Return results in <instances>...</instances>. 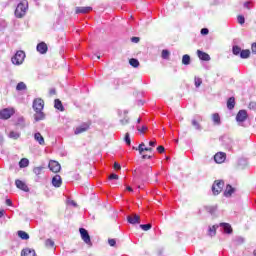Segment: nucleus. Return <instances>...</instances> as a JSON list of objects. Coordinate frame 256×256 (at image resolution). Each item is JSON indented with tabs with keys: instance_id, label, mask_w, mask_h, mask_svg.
Listing matches in <instances>:
<instances>
[{
	"instance_id": "obj_1",
	"label": "nucleus",
	"mask_w": 256,
	"mask_h": 256,
	"mask_svg": "<svg viewBox=\"0 0 256 256\" xmlns=\"http://www.w3.org/2000/svg\"><path fill=\"white\" fill-rule=\"evenodd\" d=\"M32 107L35 111V114H34L35 121H43V119H45V113H43L45 102L43 101V99L41 98L34 99Z\"/></svg>"
},
{
	"instance_id": "obj_2",
	"label": "nucleus",
	"mask_w": 256,
	"mask_h": 256,
	"mask_svg": "<svg viewBox=\"0 0 256 256\" xmlns=\"http://www.w3.org/2000/svg\"><path fill=\"white\" fill-rule=\"evenodd\" d=\"M27 9H29V2H27V0H23L16 7L15 17H17L18 19L25 17Z\"/></svg>"
},
{
	"instance_id": "obj_3",
	"label": "nucleus",
	"mask_w": 256,
	"mask_h": 256,
	"mask_svg": "<svg viewBox=\"0 0 256 256\" xmlns=\"http://www.w3.org/2000/svg\"><path fill=\"white\" fill-rule=\"evenodd\" d=\"M11 61L13 65H23V61H25V52L22 50L17 51Z\"/></svg>"
},
{
	"instance_id": "obj_4",
	"label": "nucleus",
	"mask_w": 256,
	"mask_h": 256,
	"mask_svg": "<svg viewBox=\"0 0 256 256\" xmlns=\"http://www.w3.org/2000/svg\"><path fill=\"white\" fill-rule=\"evenodd\" d=\"M15 115V109L13 108H4L0 110V119L7 120L11 119Z\"/></svg>"
},
{
	"instance_id": "obj_5",
	"label": "nucleus",
	"mask_w": 256,
	"mask_h": 256,
	"mask_svg": "<svg viewBox=\"0 0 256 256\" xmlns=\"http://www.w3.org/2000/svg\"><path fill=\"white\" fill-rule=\"evenodd\" d=\"M223 187H225V182L221 180L215 181L214 184L212 185L213 195H219V193L223 191Z\"/></svg>"
},
{
	"instance_id": "obj_6",
	"label": "nucleus",
	"mask_w": 256,
	"mask_h": 256,
	"mask_svg": "<svg viewBox=\"0 0 256 256\" xmlns=\"http://www.w3.org/2000/svg\"><path fill=\"white\" fill-rule=\"evenodd\" d=\"M247 117H249L247 110H240L236 115V121L239 125H243L247 121Z\"/></svg>"
},
{
	"instance_id": "obj_7",
	"label": "nucleus",
	"mask_w": 256,
	"mask_h": 256,
	"mask_svg": "<svg viewBox=\"0 0 256 256\" xmlns=\"http://www.w3.org/2000/svg\"><path fill=\"white\" fill-rule=\"evenodd\" d=\"M80 235L82 238V241H84V243H86V245H92L91 243V236H89V232L87 231V229L85 228H80Z\"/></svg>"
},
{
	"instance_id": "obj_8",
	"label": "nucleus",
	"mask_w": 256,
	"mask_h": 256,
	"mask_svg": "<svg viewBox=\"0 0 256 256\" xmlns=\"http://www.w3.org/2000/svg\"><path fill=\"white\" fill-rule=\"evenodd\" d=\"M48 167L52 173H59L61 171V164L55 160H51L48 164Z\"/></svg>"
},
{
	"instance_id": "obj_9",
	"label": "nucleus",
	"mask_w": 256,
	"mask_h": 256,
	"mask_svg": "<svg viewBox=\"0 0 256 256\" xmlns=\"http://www.w3.org/2000/svg\"><path fill=\"white\" fill-rule=\"evenodd\" d=\"M127 221L130 223V225H137L141 223V217H139L137 214H132L127 216Z\"/></svg>"
},
{
	"instance_id": "obj_10",
	"label": "nucleus",
	"mask_w": 256,
	"mask_h": 256,
	"mask_svg": "<svg viewBox=\"0 0 256 256\" xmlns=\"http://www.w3.org/2000/svg\"><path fill=\"white\" fill-rule=\"evenodd\" d=\"M226 159H227V154H225L224 152H218L214 155L215 163H225Z\"/></svg>"
},
{
	"instance_id": "obj_11",
	"label": "nucleus",
	"mask_w": 256,
	"mask_h": 256,
	"mask_svg": "<svg viewBox=\"0 0 256 256\" xmlns=\"http://www.w3.org/2000/svg\"><path fill=\"white\" fill-rule=\"evenodd\" d=\"M15 185L18 189H21V191H24L25 193H29V186H27L25 182L21 180H16Z\"/></svg>"
},
{
	"instance_id": "obj_12",
	"label": "nucleus",
	"mask_w": 256,
	"mask_h": 256,
	"mask_svg": "<svg viewBox=\"0 0 256 256\" xmlns=\"http://www.w3.org/2000/svg\"><path fill=\"white\" fill-rule=\"evenodd\" d=\"M88 129H89V124L84 123V124L78 126L75 129L74 133H75V135H81V133H85V131H87Z\"/></svg>"
},
{
	"instance_id": "obj_13",
	"label": "nucleus",
	"mask_w": 256,
	"mask_h": 256,
	"mask_svg": "<svg viewBox=\"0 0 256 256\" xmlns=\"http://www.w3.org/2000/svg\"><path fill=\"white\" fill-rule=\"evenodd\" d=\"M222 143L228 149H233V139H231L230 137L228 136L222 137Z\"/></svg>"
},
{
	"instance_id": "obj_14",
	"label": "nucleus",
	"mask_w": 256,
	"mask_h": 256,
	"mask_svg": "<svg viewBox=\"0 0 256 256\" xmlns=\"http://www.w3.org/2000/svg\"><path fill=\"white\" fill-rule=\"evenodd\" d=\"M38 53H40L41 55H45V53H47V44L45 42H41L37 45L36 47Z\"/></svg>"
},
{
	"instance_id": "obj_15",
	"label": "nucleus",
	"mask_w": 256,
	"mask_h": 256,
	"mask_svg": "<svg viewBox=\"0 0 256 256\" xmlns=\"http://www.w3.org/2000/svg\"><path fill=\"white\" fill-rule=\"evenodd\" d=\"M197 55H198L199 59H201V61H211V56H209V54H207L201 50L197 51Z\"/></svg>"
},
{
	"instance_id": "obj_16",
	"label": "nucleus",
	"mask_w": 256,
	"mask_h": 256,
	"mask_svg": "<svg viewBox=\"0 0 256 256\" xmlns=\"http://www.w3.org/2000/svg\"><path fill=\"white\" fill-rule=\"evenodd\" d=\"M220 227H222L224 233H227L228 235H231V233H233V228L229 223H220Z\"/></svg>"
},
{
	"instance_id": "obj_17",
	"label": "nucleus",
	"mask_w": 256,
	"mask_h": 256,
	"mask_svg": "<svg viewBox=\"0 0 256 256\" xmlns=\"http://www.w3.org/2000/svg\"><path fill=\"white\" fill-rule=\"evenodd\" d=\"M62 183H63V180L61 179V177L59 175H55L52 178L53 187H61Z\"/></svg>"
},
{
	"instance_id": "obj_18",
	"label": "nucleus",
	"mask_w": 256,
	"mask_h": 256,
	"mask_svg": "<svg viewBox=\"0 0 256 256\" xmlns=\"http://www.w3.org/2000/svg\"><path fill=\"white\" fill-rule=\"evenodd\" d=\"M91 11H93V8L91 6L76 7V13L77 14H79V13L85 14V13H89Z\"/></svg>"
},
{
	"instance_id": "obj_19",
	"label": "nucleus",
	"mask_w": 256,
	"mask_h": 256,
	"mask_svg": "<svg viewBox=\"0 0 256 256\" xmlns=\"http://www.w3.org/2000/svg\"><path fill=\"white\" fill-rule=\"evenodd\" d=\"M235 193V188H232L231 185H227L224 191V197H231Z\"/></svg>"
},
{
	"instance_id": "obj_20",
	"label": "nucleus",
	"mask_w": 256,
	"mask_h": 256,
	"mask_svg": "<svg viewBox=\"0 0 256 256\" xmlns=\"http://www.w3.org/2000/svg\"><path fill=\"white\" fill-rule=\"evenodd\" d=\"M34 139L39 143V145H45V138H43V135H41V133H35Z\"/></svg>"
},
{
	"instance_id": "obj_21",
	"label": "nucleus",
	"mask_w": 256,
	"mask_h": 256,
	"mask_svg": "<svg viewBox=\"0 0 256 256\" xmlns=\"http://www.w3.org/2000/svg\"><path fill=\"white\" fill-rule=\"evenodd\" d=\"M145 147V143H141L138 148L133 147V149H136V151H139L140 155H143V151H153V148H143Z\"/></svg>"
},
{
	"instance_id": "obj_22",
	"label": "nucleus",
	"mask_w": 256,
	"mask_h": 256,
	"mask_svg": "<svg viewBox=\"0 0 256 256\" xmlns=\"http://www.w3.org/2000/svg\"><path fill=\"white\" fill-rule=\"evenodd\" d=\"M21 256H35V250L31 248H25L22 250Z\"/></svg>"
},
{
	"instance_id": "obj_23",
	"label": "nucleus",
	"mask_w": 256,
	"mask_h": 256,
	"mask_svg": "<svg viewBox=\"0 0 256 256\" xmlns=\"http://www.w3.org/2000/svg\"><path fill=\"white\" fill-rule=\"evenodd\" d=\"M212 121L213 124L216 126L221 125V116H219V113L212 114Z\"/></svg>"
},
{
	"instance_id": "obj_24",
	"label": "nucleus",
	"mask_w": 256,
	"mask_h": 256,
	"mask_svg": "<svg viewBox=\"0 0 256 256\" xmlns=\"http://www.w3.org/2000/svg\"><path fill=\"white\" fill-rule=\"evenodd\" d=\"M227 109L230 111L235 109V97H230L227 101Z\"/></svg>"
},
{
	"instance_id": "obj_25",
	"label": "nucleus",
	"mask_w": 256,
	"mask_h": 256,
	"mask_svg": "<svg viewBox=\"0 0 256 256\" xmlns=\"http://www.w3.org/2000/svg\"><path fill=\"white\" fill-rule=\"evenodd\" d=\"M54 107L55 109H58V111H65V108L63 107V103H61V100L56 99L54 101Z\"/></svg>"
},
{
	"instance_id": "obj_26",
	"label": "nucleus",
	"mask_w": 256,
	"mask_h": 256,
	"mask_svg": "<svg viewBox=\"0 0 256 256\" xmlns=\"http://www.w3.org/2000/svg\"><path fill=\"white\" fill-rule=\"evenodd\" d=\"M251 56V51L250 50H241L240 52V57L241 59H249V57Z\"/></svg>"
},
{
	"instance_id": "obj_27",
	"label": "nucleus",
	"mask_w": 256,
	"mask_h": 256,
	"mask_svg": "<svg viewBox=\"0 0 256 256\" xmlns=\"http://www.w3.org/2000/svg\"><path fill=\"white\" fill-rule=\"evenodd\" d=\"M19 167L21 169L25 168V167H29V159L27 158H22L19 162Z\"/></svg>"
},
{
	"instance_id": "obj_28",
	"label": "nucleus",
	"mask_w": 256,
	"mask_h": 256,
	"mask_svg": "<svg viewBox=\"0 0 256 256\" xmlns=\"http://www.w3.org/2000/svg\"><path fill=\"white\" fill-rule=\"evenodd\" d=\"M233 241L235 245H243V243H245V238L236 236Z\"/></svg>"
},
{
	"instance_id": "obj_29",
	"label": "nucleus",
	"mask_w": 256,
	"mask_h": 256,
	"mask_svg": "<svg viewBox=\"0 0 256 256\" xmlns=\"http://www.w3.org/2000/svg\"><path fill=\"white\" fill-rule=\"evenodd\" d=\"M18 237H20V239H23L24 241H27V239H29V234L25 231H18Z\"/></svg>"
},
{
	"instance_id": "obj_30",
	"label": "nucleus",
	"mask_w": 256,
	"mask_h": 256,
	"mask_svg": "<svg viewBox=\"0 0 256 256\" xmlns=\"http://www.w3.org/2000/svg\"><path fill=\"white\" fill-rule=\"evenodd\" d=\"M182 64L183 65H190L191 64V56H189L188 54L183 55Z\"/></svg>"
},
{
	"instance_id": "obj_31",
	"label": "nucleus",
	"mask_w": 256,
	"mask_h": 256,
	"mask_svg": "<svg viewBox=\"0 0 256 256\" xmlns=\"http://www.w3.org/2000/svg\"><path fill=\"white\" fill-rule=\"evenodd\" d=\"M121 125H128L129 124V116H127V111H124V118L120 119Z\"/></svg>"
},
{
	"instance_id": "obj_32",
	"label": "nucleus",
	"mask_w": 256,
	"mask_h": 256,
	"mask_svg": "<svg viewBox=\"0 0 256 256\" xmlns=\"http://www.w3.org/2000/svg\"><path fill=\"white\" fill-rule=\"evenodd\" d=\"M208 235L210 237H215V235H217V226L214 225V226L210 227Z\"/></svg>"
},
{
	"instance_id": "obj_33",
	"label": "nucleus",
	"mask_w": 256,
	"mask_h": 256,
	"mask_svg": "<svg viewBox=\"0 0 256 256\" xmlns=\"http://www.w3.org/2000/svg\"><path fill=\"white\" fill-rule=\"evenodd\" d=\"M25 89H27V85L24 82H20L16 86L17 91H25Z\"/></svg>"
},
{
	"instance_id": "obj_34",
	"label": "nucleus",
	"mask_w": 256,
	"mask_h": 256,
	"mask_svg": "<svg viewBox=\"0 0 256 256\" xmlns=\"http://www.w3.org/2000/svg\"><path fill=\"white\" fill-rule=\"evenodd\" d=\"M10 139H19L21 134L19 132L11 131L9 134Z\"/></svg>"
},
{
	"instance_id": "obj_35",
	"label": "nucleus",
	"mask_w": 256,
	"mask_h": 256,
	"mask_svg": "<svg viewBox=\"0 0 256 256\" xmlns=\"http://www.w3.org/2000/svg\"><path fill=\"white\" fill-rule=\"evenodd\" d=\"M129 64L132 66V67H139V60L135 59V58H132L129 60Z\"/></svg>"
},
{
	"instance_id": "obj_36",
	"label": "nucleus",
	"mask_w": 256,
	"mask_h": 256,
	"mask_svg": "<svg viewBox=\"0 0 256 256\" xmlns=\"http://www.w3.org/2000/svg\"><path fill=\"white\" fill-rule=\"evenodd\" d=\"M232 53H233V55H241V47L233 46L232 47Z\"/></svg>"
},
{
	"instance_id": "obj_37",
	"label": "nucleus",
	"mask_w": 256,
	"mask_h": 256,
	"mask_svg": "<svg viewBox=\"0 0 256 256\" xmlns=\"http://www.w3.org/2000/svg\"><path fill=\"white\" fill-rule=\"evenodd\" d=\"M206 211H208V213H210V215H213L215 213V211H217V206H208V207H206Z\"/></svg>"
},
{
	"instance_id": "obj_38",
	"label": "nucleus",
	"mask_w": 256,
	"mask_h": 256,
	"mask_svg": "<svg viewBox=\"0 0 256 256\" xmlns=\"http://www.w3.org/2000/svg\"><path fill=\"white\" fill-rule=\"evenodd\" d=\"M170 55L171 53L169 52V50H162V54H161L162 59H169Z\"/></svg>"
},
{
	"instance_id": "obj_39",
	"label": "nucleus",
	"mask_w": 256,
	"mask_h": 256,
	"mask_svg": "<svg viewBox=\"0 0 256 256\" xmlns=\"http://www.w3.org/2000/svg\"><path fill=\"white\" fill-rule=\"evenodd\" d=\"M192 125H193V127H195V129L197 131H201V124H199V122H197V120H192Z\"/></svg>"
},
{
	"instance_id": "obj_40",
	"label": "nucleus",
	"mask_w": 256,
	"mask_h": 256,
	"mask_svg": "<svg viewBox=\"0 0 256 256\" xmlns=\"http://www.w3.org/2000/svg\"><path fill=\"white\" fill-rule=\"evenodd\" d=\"M45 245L46 247H55V242L52 239H47Z\"/></svg>"
},
{
	"instance_id": "obj_41",
	"label": "nucleus",
	"mask_w": 256,
	"mask_h": 256,
	"mask_svg": "<svg viewBox=\"0 0 256 256\" xmlns=\"http://www.w3.org/2000/svg\"><path fill=\"white\" fill-rule=\"evenodd\" d=\"M124 141H125L126 145H131V136L129 135V132H127L125 134Z\"/></svg>"
},
{
	"instance_id": "obj_42",
	"label": "nucleus",
	"mask_w": 256,
	"mask_h": 256,
	"mask_svg": "<svg viewBox=\"0 0 256 256\" xmlns=\"http://www.w3.org/2000/svg\"><path fill=\"white\" fill-rule=\"evenodd\" d=\"M194 81H195V87L197 88L201 87V83H203V80H201V78L195 77Z\"/></svg>"
},
{
	"instance_id": "obj_43",
	"label": "nucleus",
	"mask_w": 256,
	"mask_h": 256,
	"mask_svg": "<svg viewBox=\"0 0 256 256\" xmlns=\"http://www.w3.org/2000/svg\"><path fill=\"white\" fill-rule=\"evenodd\" d=\"M140 229L143 231H149V229H151V224H141Z\"/></svg>"
},
{
	"instance_id": "obj_44",
	"label": "nucleus",
	"mask_w": 256,
	"mask_h": 256,
	"mask_svg": "<svg viewBox=\"0 0 256 256\" xmlns=\"http://www.w3.org/2000/svg\"><path fill=\"white\" fill-rule=\"evenodd\" d=\"M237 21L240 25H244L245 24V17L243 15H239L237 17Z\"/></svg>"
},
{
	"instance_id": "obj_45",
	"label": "nucleus",
	"mask_w": 256,
	"mask_h": 256,
	"mask_svg": "<svg viewBox=\"0 0 256 256\" xmlns=\"http://www.w3.org/2000/svg\"><path fill=\"white\" fill-rule=\"evenodd\" d=\"M33 171H34L35 175H41V171H43V167L42 166L36 167V168H34Z\"/></svg>"
},
{
	"instance_id": "obj_46",
	"label": "nucleus",
	"mask_w": 256,
	"mask_h": 256,
	"mask_svg": "<svg viewBox=\"0 0 256 256\" xmlns=\"http://www.w3.org/2000/svg\"><path fill=\"white\" fill-rule=\"evenodd\" d=\"M113 179H115V180L117 181V179H119V175H117V174H111V175L109 176V181H113Z\"/></svg>"
},
{
	"instance_id": "obj_47",
	"label": "nucleus",
	"mask_w": 256,
	"mask_h": 256,
	"mask_svg": "<svg viewBox=\"0 0 256 256\" xmlns=\"http://www.w3.org/2000/svg\"><path fill=\"white\" fill-rule=\"evenodd\" d=\"M108 243H109L110 247H115V245L117 244V241H115V239H109Z\"/></svg>"
},
{
	"instance_id": "obj_48",
	"label": "nucleus",
	"mask_w": 256,
	"mask_h": 256,
	"mask_svg": "<svg viewBox=\"0 0 256 256\" xmlns=\"http://www.w3.org/2000/svg\"><path fill=\"white\" fill-rule=\"evenodd\" d=\"M137 131H139V133H145V131H147V126H142L141 128L137 127Z\"/></svg>"
},
{
	"instance_id": "obj_49",
	"label": "nucleus",
	"mask_w": 256,
	"mask_h": 256,
	"mask_svg": "<svg viewBox=\"0 0 256 256\" xmlns=\"http://www.w3.org/2000/svg\"><path fill=\"white\" fill-rule=\"evenodd\" d=\"M201 35H209V29H207V28H202V29H201Z\"/></svg>"
},
{
	"instance_id": "obj_50",
	"label": "nucleus",
	"mask_w": 256,
	"mask_h": 256,
	"mask_svg": "<svg viewBox=\"0 0 256 256\" xmlns=\"http://www.w3.org/2000/svg\"><path fill=\"white\" fill-rule=\"evenodd\" d=\"M157 151H158V153H165V147H163V146H158V147H157Z\"/></svg>"
},
{
	"instance_id": "obj_51",
	"label": "nucleus",
	"mask_w": 256,
	"mask_h": 256,
	"mask_svg": "<svg viewBox=\"0 0 256 256\" xmlns=\"http://www.w3.org/2000/svg\"><path fill=\"white\" fill-rule=\"evenodd\" d=\"M249 109H253L255 111L256 110V102H251L249 104Z\"/></svg>"
},
{
	"instance_id": "obj_52",
	"label": "nucleus",
	"mask_w": 256,
	"mask_h": 256,
	"mask_svg": "<svg viewBox=\"0 0 256 256\" xmlns=\"http://www.w3.org/2000/svg\"><path fill=\"white\" fill-rule=\"evenodd\" d=\"M244 7H245V9H251V2L250 1L245 2Z\"/></svg>"
},
{
	"instance_id": "obj_53",
	"label": "nucleus",
	"mask_w": 256,
	"mask_h": 256,
	"mask_svg": "<svg viewBox=\"0 0 256 256\" xmlns=\"http://www.w3.org/2000/svg\"><path fill=\"white\" fill-rule=\"evenodd\" d=\"M114 169H116L117 171H119L121 169V165L117 162L114 163Z\"/></svg>"
},
{
	"instance_id": "obj_54",
	"label": "nucleus",
	"mask_w": 256,
	"mask_h": 256,
	"mask_svg": "<svg viewBox=\"0 0 256 256\" xmlns=\"http://www.w3.org/2000/svg\"><path fill=\"white\" fill-rule=\"evenodd\" d=\"M131 41L132 43H139V37H132Z\"/></svg>"
},
{
	"instance_id": "obj_55",
	"label": "nucleus",
	"mask_w": 256,
	"mask_h": 256,
	"mask_svg": "<svg viewBox=\"0 0 256 256\" xmlns=\"http://www.w3.org/2000/svg\"><path fill=\"white\" fill-rule=\"evenodd\" d=\"M251 49H252V53H254L256 55V43L252 44Z\"/></svg>"
},
{
	"instance_id": "obj_56",
	"label": "nucleus",
	"mask_w": 256,
	"mask_h": 256,
	"mask_svg": "<svg viewBox=\"0 0 256 256\" xmlns=\"http://www.w3.org/2000/svg\"><path fill=\"white\" fill-rule=\"evenodd\" d=\"M6 205H8V207H11L13 205L11 199H6Z\"/></svg>"
},
{
	"instance_id": "obj_57",
	"label": "nucleus",
	"mask_w": 256,
	"mask_h": 256,
	"mask_svg": "<svg viewBox=\"0 0 256 256\" xmlns=\"http://www.w3.org/2000/svg\"><path fill=\"white\" fill-rule=\"evenodd\" d=\"M68 203L70 205H72L73 207H77V202L76 201L70 200Z\"/></svg>"
},
{
	"instance_id": "obj_58",
	"label": "nucleus",
	"mask_w": 256,
	"mask_h": 256,
	"mask_svg": "<svg viewBox=\"0 0 256 256\" xmlns=\"http://www.w3.org/2000/svg\"><path fill=\"white\" fill-rule=\"evenodd\" d=\"M150 147H155V145H157L156 141H150L149 142Z\"/></svg>"
},
{
	"instance_id": "obj_59",
	"label": "nucleus",
	"mask_w": 256,
	"mask_h": 256,
	"mask_svg": "<svg viewBox=\"0 0 256 256\" xmlns=\"http://www.w3.org/2000/svg\"><path fill=\"white\" fill-rule=\"evenodd\" d=\"M49 93H50V95H55V93H56L55 88L50 89Z\"/></svg>"
},
{
	"instance_id": "obj_60",
	"label": "nucleus",
	"mask_w": 256,
	"mask_h": 256,
	"mask_svg": "<svg viewBox=\"0 0 256 256\" xmlns=\"http://www.w3.org/2000/svg\"><path fill=\"white\" fill-rule=\"evenodd\" d=\"M18 123H25V118L23 117L18 118Z\"/></svg>"
},
{
	"instance_id": "obj_61",
	"label": "nucleus",
	"mask_w": 256,
	"mask_h": 256,
	"mask_svg": "<svg viewBox=\"0 0 256 256\" xmlns=\"http://www.w3.org/2000/svg\"><path fill=\"white\" fill-rule=\"evenodd\" d=\"M142 159H151V156H149V155H143V156H142Z\"/></svg>"
},
{
	"instance_id": "obj_62",
	"label": "nucleus",
	"mask_w": 256,
	"mask_h": 256,
	"mask_svg": "<svg viewBox=\"0 0 256 256\" xmlns=\"http://www.w3.org/2000/svg\"><path fill=\"white\" fill-rule=\"evenodd\" d=\"M127 191L133 192V188H131V186H127Z\"/></svg>"
},
{
	"instance_id": "obj_63",
	"label": "nucleus",
	"mask_w": 256,
	"mask_h": 256,
	"mask_svg": "<svg viewBox=\"0 0 256 256\" xmlns=\"http://www.w3.org/2000/svg\"><path fill=\"white\" fill-rule=\"evenodd\" d=\"M3 215H5V212L3 210H0V219L1 217H3Z\"/></svg>"
},
{
	"instance_id": "obj_64",
	"label": "nucleus",
	"mask_w": 256,
	"mask_h": 256,
	"mask_svg": "<svg viewBox=\"0 0 256 256\" xmlns=\"http://www.w3.org/2000/svg\"><path fill=\"white\" fill-rule=\"evenodd\" d=\"M118 115H119V117H121L123 115V112L121 110H119Z\"/></svg>"
}]
</instances>
